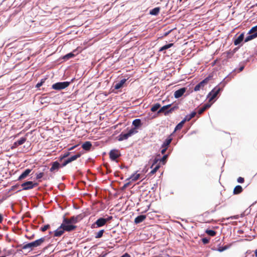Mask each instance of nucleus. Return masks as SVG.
Here are the masks:
<instances>
[{"label":"nucleus","mask_w":257,"mask_h":257,"mask_svg":"<svg viewBox=\"0 0 257 257\" xmlns=\"http://www.w3.org/2000/svg\"><path fill=\"white\" fill-rule=\"evenodd\" d=\"M244 178L241 177H239L237 179V182L239 183H242L244 182Z\"/></svg>","instance_id":"nucleus-44"},{"label":"nucleus","mask_w":257,"mask_h":257,"mask_svg":"<svg viewBox=\"0 0 257 257\" xmlns=\"http://www.w3.org/2000/svg\"><path fill=\"white\" fill-rule=\"evenodd\" d=\"M27 237L29 239L31 240V239H33L34 238V235L33 234V235H31V236H27Z\"/></svg>","instance_id":"nucleus-51"},{"label":"nucleus","mask_w":257,"mask_h":257,"mask_svg":"<svg viewBox=\"0 0 257 257\" xmlns=\"http://www.w3.org/2000/svg\"><path fill=\"white\" fill-rule=\"evenodd\" d=\"M84 217L83 214H80L76 216H73L69 219L64 218V222L75 224L81 220Z\"/></svg>","instance_id":"nucleus-2"},{"label":"nucleus","mask_w":257,"mask_h":257,"mask_svg":"<svg viewBox=\"0 0 257 257\" xmlns=\"http://www.w3.org/2000/svg\"><path fill=\"white\" fill-rule=\"evenodd\" d=\"M50 225L49 224H46V225H44L43 226L41 227V229L40 230L43 231V232H44L46 230H47L48 228H49L50 227Z\"/></svg>","instance_id":"nucleus-39"},{"label":"nucleus","mask_w":257,"mask_h":257,"mask_svg":"<svg viewBox=\"0 0 257 257\" xmlns=\"http://www.w3.org/2000/svg\"><path fill=\"white\" fill-rule=\"evenodd\" d=\"M244 34H241L234 41V44L235 45H239L243 40Z\"/></svg>","instance_id":"nucleus-18"},{"label":"nucleus","mask_w":257,"mask_h":257,"mask_svg":"<svg viewBox=\"0 0 257 257\" xmlns=\"http://www.w3.org/2000/svg\"><path fill=\"white\" fill-rule=\"evenodd\" d=\"M0 257H6V256H0Z\"/></svg>","instance_id":"nucleus-60"},{"label":"nucleus","mask_w":257,"mask_h":257,"mask_svg":"<svg viewBox=\"0 0 257 257\" xmlns=\"http://www.w3.org/2000/svg\"><path fill=\"white\" fill-rule=\"evenodd\" d=\"M172 31V30H170V31H168V32H165L164 34V36H167L169 35V34Z\"/></svg>","instance_id":"nucleus-50"},{"label":"nucleus","mask_w":257,"mask_h":257,"mask_svg":"<svg viewBox=\"0 0 257 257\" xmlns=\"http://www.w3.org/2000/svg\"><path fill=\"white\" fill-rule=\"evenodd\" d=\"M140 177V174L136 173L132 174L127 180L131 179L133 181H136L139 179Z\"/></svg>","instance_id":"nucleus-25"},{"label":"nucleus","mask_w":257,"mask_h":257,"mask_svg":"<svg viewBox=\"0 0 257 257\" xmlns=\"http://www.w3.org/2000/svg\"><path fill=\"white\" fill-rule=\"evenodd\" d=\"M112 218V216H109L108 218H105V220H106V222H107L108 221H109L110 220H111Z\"/></svg>","instance_id":"nucleus-52"},{"label":"nucleus","mask_w":257,"mask_h":257,"mask_svg":"<svg viewBox=\"0 0 257 257\" xmlns=\"http://www.w3.org/2000/svg\"><path fill=\"white\" fill-rule=\"evenodd\" d=\"M81 156V154L77 153V154L71 156V157L67 159L69 163H71V162L76 160L77 159L79 158Z\"/></svg>","instance_id":"nucleus-24"},{"label":"nucleus","mask_w":257,"mask_h":257,"mask_svg":"<svg viewBox=\"0 0 257 257\" xmlns=\"http://www.w3.org/2000/svg\"><path fill=\"white\" fill-rule=\"evenodd\" d=\"M62 225L54 231V236L55 237H59L61 236L64 232V230Z\"/></svg>","instance_id":"nucleus-14"},{"label":"nucleus","mask_w":257,"mask_h":257,"mask_svg":"<svg viewBox=\"0 0 257 257\" xmlns=\"http://www.w3.org/2000/svg\"><path fill=\"white\" fill-rule=\"evenodd\" d=\"M106 223V220L104 218H98L92 225V227H100L104 226Z\"/></svg>","instance_id":"nucleus-9"},{"label":"nucleus","mask_w":257,"mask_h":257,"mask_svg":"<svg viewBox=\"0 0 257 257\" xmlns=\"http://www.w3.org/2000/svg\"><path fill=\"white\" fill-rule=\"evenodd\" d=\"M141 124V120L140 119H136L133 121V125L135 126L133 128H135V130L139 128Z\"/></svg>","instance_id":"nucleus-20"},{"label":"nucleus","mask_w":257,"mask_h":257,"mask_svg":"<svg viewBox=\"0 0 257 257\" xmlns=\"http://www.w3.org/2000/svg\"><path fill=\"white\" fill-rule=\"evenodd\" d=\"M130 184V182H127L123 185V186L122 187V189L124 190L125 188H126Z\"/></svg>","instance_id":"nucleus-45"},{"label":"nucleus","mask_w":257,"mask_h":257,"mask_svg":"<svg viewBox=\"0 0 257 257\" xmlns=\"http://www.w3.org/2000/svg\"><path fill=\"white\" fill-rule=\"evenodd\" d=\"M196 114V112L195 111H193L190 114L186 115L183 120H185V122L188 121L194 117Z\"/></svg>","instance_id":"nucleus-21"},{"label":"nucleus","mask_w":257,"mask_h":257,"mask_svg":"<svg viewBox=\"0 0 257 257\" xmlns=\"http://www.w3.org/2000/svg\"><path fill=\"white\" fill-rule=\"evenodd\" d=\"M64 231H71L74 230L76 228V226L71 224L70 223L64 222V220L61 224Z\"/></svg>","instance_id":"nucleus-10"},{"label":"nucleus","mask_w":257,"mask_h":257,"mask_svg":"<svg viewBox=\"0 0 257 257\" xmlns=\"http://www.w3.org/2000/svg\"><path fill=\"white\" fill-rule=\"evenodd\" d=\"M161 105L159 103L155 104L151 108V110L153 112L157 111L160 107Z\"/></svg>","instance_id":"nucleus-32"},{"label":"nucleus","mask_w":257,"mask_h":257,"mask_svg":"<svg viewBox=\"0 0 257 257\" xmlns=\"http://www.w3.org/2000/svg\"><path fill=\"white\" fill-rule=\"evenodd\" d=\"M231 245V244H230L229 245H226L223 246H220L217 249V250L219 251V252H222V251L228 249L229 248H230Z\"/></svg>","instance_id":"nucleus-31"},{"label":"nucleus","mask_w":257,"mask_h":257,"mask_svg":"<svg viewBox=\"0 0 257 257\" xmlns=\"http://www.w3.org/2000/svg\"><path fill=\"white\" fill-rule=\"evenodd\" d=\"M70 83L68 81L57 82L52 85V88L55 90H60L67 87Z\"/></svg>","instance_id":"nucleus-5"},{"label":"nucleus","mask_w":257,"mask_h":257,"mask_svg":"<svg viewBox=\"0 0 257 257\" xmlns=\"http://www.w3.org/2000/svg\"><path fill=\"white\" fill-rule=\"evenodd\" d=\"M74 56V55L72 53H68V54L65 55L63 57V59L65 60H67L69 59L70 58L73 57Z\"/></svg>","instance_id":"nucleus-37"},{"label":"nucleus","mask_w":257,"mask_h":257,"mask_svg":"<svg viewBox=\"0 0 257 257\" xmlns=\"http://www.w3.org/2000/svg\"><path fill=\"white\" fill-rule=\"evenodd\" d=\"M170 106H171V104H168L167 105L163 106L158 111V113H161V112L165 113V112H166L168 110V108L169 107H170Z\"/></svg>","instance_id":"nucleus-28"},{"label":"nucleus","mask_w":257,"mask_h":257,"mask_svg":"<svg viewBox=\"0 0 257 257\" xmlns=\"http://www.w3.org/2000/svg\"><path fill=\"white\" fill-rule=\"evenodd\" d=\"M244 69V66H241L239 68V71L240 72L241 71H242Z\"/></svg>","instance_id":"nucleus-55"},{"label":"nucleus","mask_w":257,"mask_h":257,"mask_svg":"<svg viewBox=\"0 0 257 257\" xmlns=\"http://www.w3.org/2000/svg\"><path fill=\"white\" fill-rule=\"evenodd\" d=\"M221 88L218 86H216L213 88L208 95L207 97L209 99V101L213 100L217 96Z\"/></svg>","instance_id":"nucleus-6"},{"label":"nucleus","mask_w":257,"mask_h":257,"mask_svg":"<svg viewBox=\"0 0 257 257\" xmlns=\"http://www.w3.org/2000/svg\"><path fill=\"white\" fill-rule=\"evenodd\" d=\"M254 254H255V257H257V249L255 250Z\"/></svg>","instance_id":"nucleus-56"},{"label":"nucleus","mask_w":257,"mask_h":257,"mask_svg":"<svg viewBox=\"0 0 257 257\" xmlns=\"http://www.w3.org/2000/svg\"><path fill=\"white\" fill-rule=\"evenodd\" d=\"M69 155V152H67V153L64 154V155L62 157H60V160H62L63 159H64V158L67 157V156H68Z\"/></svg>","instance_id":"nucleus-46"},{"label":"nucleus","mask_w":257,"mask_h":257,"mask_svg":"<svg viewBox=\"0 0 257 257\" xmlns=\"http://www.w3.org/2000/svg\"><path fill=\"white\" fill-rule=\"evenodd\" d=\"M120 156L119 152L116 150H111L109 152V157L112 161H115Z\"/></svg>","instance_id":"nucleus-11"},{"label":"nucleus","mask_w":257,"mask_h":257,"mask_svg":"<svg viewBox=\"0 0 257 257\" xmlns=\"http://www.w3.org/2000/svg\"><path fill=\"white\" fill-rule=\"evenodd\" d=\"M167 157L168 155H165L161 159L158 158L157 157L155 158L152 161V164L151 168H153L156 164H160L161 162H162L164 165L166 163Z\"/></svg>","instance_id":"nucleus-8"},{"label":"nucleus","mask_w":257,"mask_h":257,"mask_svg":"<svg viewBox=\"0 0 257 257\" xmlns=\"http://www.w3.org/2000/svg\"><path fill=\"white\" fill-rule=\"evenodd\" d=\"M160 167V165L156 164L155 165H154L153 168H152L153 169L150 172V174L153 175L155 174L157 171L159 169V168Z\"/></svg>","instance_id":"nucleus-30"},{"label":"nucleus","mask_w":257,"mask_h":257,"mask_svg":"<svg viewBox=\"0 0 257 257\" xmlns=\"http://www.w3.org/2000/svg\"><path fill=\"white\" fill-rule=\"evenodd\" d=\"M69 162L68 161L67 159H66L63 163V164L61 165V167H63L64 166H65L66 165H67L68 164H69Z\"/></svg>","instance_id":"nucleus-48"},{"label":"nucleus","mask_w":257,"mask_h":257,"mask_svg":"<svg viewBox=\"0 0 257 257\" xmlns=\"http://www.w3.org/2000/svg\"><path fill=\"white\" fill-rule=\"evenodd\" d=\"M172 141V139L170 137L168 138L165 140L163 144L162 145V147H168V146L170 145Z\"/></svg>","instance_id":"nucleus-26"},{"label":"nucleus","mask_w":257,"mask_h":257,"mask_svg":"<svg viewBox=\"0 0 257 257\" xmlns=\"http://www.w3.org/2000/svg\"><path fill=\"white\" fill-rule=\"evenodd\" d=\"M3 220V217L1 214H0V223L2 222Z\"/></svg>","instance_id":"nucleus-54"},{"label":"nucleus","mask_w":257,"mask_h":257,"mask_svg":"<svg viewBox=\"0 0 257 257\" xmlns=\"http://www.w3.org/2000/svg\"><path fill=\"white\" fill-rule=\"evenodd\" d=\"M74 148H75V146L74 147H72L70 148L69 150H72Z\"/></svg>","instance_id":"nucleus-57"},{"label":"nucleus","mask_w":257,"mask_h":257,"mask_svg":"<svg viewBox=\"0 0 257 257\" xmlns=\"http://www.w3.org/2000/svg\"><path fill=\"white\" fill-rule=\"evenodd\" d=\"M185 91H186V88H185V87L181 88L176 90L174 92V97L176 98H178L181 97L184 94V93L185 92Z\"/></svg>","instance_id":"nucleus-13"},{"label":"nucleus","mask_w":257,"mask_h":257,"mask_svg":"<svg viewBox=\"0 0 257 257\" xmlns=\"http://www.w3.org/2000/svg\"><path fill=\"white\" fill-rule=\"evenodd\" d=\"M185 120H184L183 119L175 127V131H177V130H180L182 128V127H183V125L184 124V123H185Z\"/></svg>","instance_id":"nucleus-33"},{"label":"nucleus","mask_w":257,"mask_h":257,"mask_svg":"<svg viewBox=\"0 0 257 257\" xmlns=\"http://www.w3.org/2000/svg\"><path fill=\"white\" fill-rule=\"evenodd\" d=\"M146 218V215H140L138 216L135 219V223L139 224L142 222Z\"/></svg>","instance_id":"nucleus-17"},{"label":"nucleus","mask_w":257,"mask_h":257,"mask_svg":"<svg viewBox=\"0 0 257 257\" xmlns=\"http://www.w3.org/2000/svg\"><path fill=\"white\" fill-rule=\"evenodd\" d=\"M205 110V109H204V108L202 106L201 107H200L198 111V113L199 114H202L204 111Z\"/></svg>","instance_id":"nucleus-43"},{"label":"nucleus","mask_w":257,"mask_h":257,"mask_svg":"<svg viewBox=\"0 0 257 257\" xmlns=\"http://www.w3.org/2000/svg\"><path fill=\"white\" fill-rule=\"evenodd\" d=\"M60 167V164L57 161L54 162L52 164V166L50 169V171L51 172H54L55 171H57L59 169Z\"/></svg>","instance_id":"nucleus-16"},{"label":"nucleus","mask_w":257,"mask_h":257,"mask_svg":"<svg viewBox=\"0 0 257 257\" xmlns=\"http://www.w3.org/2000/svg\"><path fill=\"white\" fill-rule=\"evenodd\" d=\"M92 147V144L90 142H85L82 146L83 149L86 151H88Z\"/></svg>","instance_id":"nucleus-22"},{"label":"nucleus","mask_w":257,"mask_h":257,"mask_svg":"<svg viewBox=\"0 0 257 257\" xmlns=\"http://www.w3.org/2000/svg\"><path fill=\"white\" fill-rule=\"evenodd\" d=\"M44 82H45V79H42L40 82H38L36 84V87L37 88H39L40 87H41L43 85V84L44 83Z\"/></svg>","instance_id":"nucleus-41"},{"label":"nucleus","mask_w":257,"mask_h":257,"mask_svg":"<svg viewBox=\"0 0 257 257\" xmlns=\"http://www.w3.org/2000/svg\"><path fill=\"white\" fill-rule=\"evenodd\" d=\"M38 183H33L32 181H27L22 184L21 186L23 187V190H28L32 189L34 187L38 186Z\"/></svg>","instance_id":"nucleus-7"},{"label":"nucleus","mask_w":257,"mask_h":257,"mask_svg":"<svg viewBox=\"0 0 257 257\" xmlns=\"http://www.w3.org/2000/svg\"><path fill=\"white\" fill-rule=\"evenodd\" d=\"M36 179H40L42 178L43 177L44 173L40 172V173H36Z\"/></svg>","instance_id":"nucleus-40"},{"label":"nucleus","mask_w":257,"mask_h":257,"mask_svg":"<svg viewBox=\"0 0 257 257\" xmlns=\"http://www.w3.org/2000/svg\"><path fill=\"white\" fill-rule=\"evenodd\" d=\"M162 148H163V149L162 150V151H161V153H162V154H164L166 152V150H167V147H162Z\"/></svg>","instance_id":"nucleus-49"},{"label":"nucleus","mask_w":257,"mask_h":257,"mask_svg":"<svg viewBox=\"0 0 257 257\" xmlns=\"http://www.w3.org/2000/svg\"><path fill=\"white\" fill-rule=\"evenodd\" d=\"M208 80V78H205V79L201 81L200 83H199L197 85H196L195 86L194 88V91H197L200 90V89H202L204 87V85L206 84H207Z\"/></svg>","instance_id":"nucleus-12"},{"label":"nucleus","mask_w":257,"mask_h":257,"mask_svg":"<svg viewBox=\"0 0 257 257\" xmlns=\"http://www.w3.org/2000/svg\"><path fill=\"white\" fill-rule=\"evenodd\" d=\"M243 189L241 186L237 185L236 186L233 190V194H240L242 191Z\"/></svg>","instance_id":"nucleus-23"},{"label":"nucleus","mask_w":257,"mask_h":257,"mask_svg":"<svg viewBox=\"0 0 257 257\" xmlns=\"http://www.w3.org/2000/svg\"><path fill=\"white\" fill-rule=\"evenodd\" d=\"M202 242L204 243V244H207L209 242V239L206 238V237H204V238H203L202 239Z\"/></svg>","instance_id":"nucleus-42"},{"label":"nucleus","mask_w":257,"mask_h":257,"mask_svg":"<svg viewBox=\"0 0 257 257\" xmlns=\"http://www.w3.org/2000/svg\"><path fill=\"white\" fill-rule=\"evenodd\" d=\"M206 233L210 236H214L216 234V232L213 230L207 229Z\"/></svg>","instance_id":"nucleus-36"},{"label":"nucleus","mask_w":257,"mask_h":257,"mask_svg":"<svg viewBox=\"0 0 257 257\" xmlns=\"http://www.w3.org/2000/svg\"><path fill=\"white\" fill-rule=\"evenodd\" d=\"M1 121V120L0 119V122Z\"/></svg>","instance_id":"nucleus-62"},{"label":"nucleus","mask_w":257,"mask_h":257,"mask_svg":"<svg viewBox=\"0 0 257 257\" xmlns=\"http://www.w3.org/2000/svg\"><path fill=\"white\" fill-rule=\"evenodd\" d=\"M26 137H22L19 140L17 141V144L19 146L23 145L26 141Z\"/></svg>","instance_id":"nucleus-34"},{"label":"nucleus","mask_w":257,"mask_h":257,"mask_svg":"<svg viewBox=\"0 0 257 257\" xmlns=\"http://www.w3.org/2000/svg\"><path fill=\"white\" fill-rule=\"evenodd\" d=\"M46 236L41 237L34 241L25 244L22 246L23 249H29V251L33 250L35 248L42 245L46 240Z\"/></svg>","instance_id":"nucleus-1"},{"label":"nucleus","mask_w":257,"mask_h":257,"mask_svg":"<svg viewBox=\"0 0 257 257\" xmlns=\"http://www.w3.org/2000/svg\"><path fill=\"white\" fill-rule=\"evenodd\" d=\"M104 232V230L103 229L99 230L98 232H97L95 234V237L96 238H99L101 237L103 235Z\"/></svg>","instance_id":"nucleus-35"},{"label":"nucleus","mask_w":257,"mask_h":257,"mask_svg":"<svg viewBox=\"0 0 257 257\" xmlns=\"http://www.w3.org/2000/svg\"><path fill=\"white\" fill-rule=\"evenodd\" d=\"M106 254H104L101 256H99V257H105Z\"/></svg>","instance_id":"nucleus-58"},{"label":"nucleus","mask_w":257,"mask_h":257,"mask_svg":"<svg viewBox=\"0 0 257 257\" xmlns=\"http://www.w3.org/2000/svg\"><path fill=\"white\" fill-rule=\"evenodd\" d=\"M32 170L30 169H27L26 170H25L19 177L18 180H22L25 179L32 172Z\"/></svg>","instance_id":"nucleus-15"},{"label":"nucleus","mask_w":257,"mask_h":257,"mask_svg":"<svg viewBox=\"0 0 257 257\" xmlns=\"http://www.w3.org/2000/svg\"><path fill=\"white\" fill-rule=\"evenodd\" d=\"M137 132L138 131L135 130V128L130 129L126 133L122 132L118 137V141H122L124 140H127L129 137L136 134Z\"/></svg>","instance_id":"nucleus-3"},{"label":"nucleus","mask_w":257,"mask_h":257,"mask_svg":"<svg viewBox=\"0 0 257 257\" xmlns=\"http://www.w3.org/2000/svg\"><path fill=\"white\" fill-rule=\"evenodd\" d=\"M257 37V25L252 27L248 33V36L246 37L244 40L245 42H247Z\"/></svg>","instance_id":"nucleus-4"},{"label":"nucleus","mask_w":257,"mask_h":257,"mask_svg":"<svg viewBox=\"0 0 257 257\" xmlns=\"http://www.w3.org/2000/svg\"><path fill=\"white\" fill-rule=\"evenodd\" d=\"M159 12L160 8L157 7L151 10L150 12V14L152 15L156 16L159 14Z\"/></svg>","instance_id":"nucleus-27"},{"label":"nucleus","mask_w":257,"mask_h":257,"mask_svg":"<svg viewBox=\"0 0 257 257\" xmlns=\"http://www.w3.org/2000/svg\"><path fill=\"white\" fill-rule=\"evenodd\" d=\"M182 0H180V2H181Z\"/></svg>","instance_id":"nucleus-61"},{"label":"nucleus","mask_w":257,"mask_h":257,"mask_svg":"<svg viewBox=\"0 0 257 257\" xmlns=\"http://www.w3.org/2000/svg\"><path fill=\"white\" fill-rule=\"evenodd\" d=\"M231 218H235V217H231Z\"/></svg>","instance_id":"nucleus-59"},{"label":"nucleus","mask_w":257,"mask_h":257,"mask_svg":"<svg viewBox=\"0 0 257 257\" xmlns=\"http://www.w3.org/2000/svg\"><path fill=\"white\" fill-rule=\"evenodd\" d=\"M126 81L125 79H122L119 82L116 83L114 85V88L115 89H118L122 87L123 85Z\"/></svg>","instance_id":"nucleus-19"},{"label":"nucleus","mask_w":257,"mask_h":257,"mask_svg":"<svg viewBox=\"0 0 257 257\" xmlns=\"http://www.w3.org/2000/svg\"><path fill=\"white\" fill-rule=\"evenodd\" d=\"M211 106V104L209 103L205 104L203 107L204 108V109L206 110V109L209 108Z\"/></svg>","instance_id":"nucleus-47"},{"label":"nucleus","mask_w":257,"mask_h":257,"mask_svg":"<svg viewBox=\"0 0 257 257\" xmlns=\"http://www.w3.org/2000/svg\"><path fill=\"white\" fill-rule=\"evenodd\" d=\"M178 108V107L177 106H174L171 107L169 110H168L166 112H165V114L167 115L169 113H171V112H173L174 110L177 109Z\"/></svg>","instance_id":"nucleus-38"},{"label":"nucleus","mask_w":257,"mask_h":257,"mask_svg":"<svg viewBox=\"0 0 257 257\" xmlns=\"http://www.w3.org/2000/svg\"><path fill=\"white\" fill-rule=\"evenodd\" d=\"M173 45V43H170L169 44L165 45L160 48L159 51L162 52V51H163L164 50H167V49L171 48Z\"/></svg>","instance_id":"nucleus-29"},{"label":"nucleus","mask_w":257,"mask_h":257,"mask_svg":"<svg viewBox=\"0 0 257 257\" xmlns=\"http://www.w3.org/2000/svg\"><path fill=\"white\" fill-rule=\"evenodd\" d=\"M18 146H19L18 145H17V141L16 142L14 143V145H13V148H16Z\"/></svg>","instance_id":"nucleus-53"}]
</instances>
